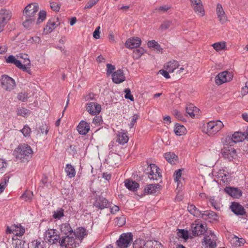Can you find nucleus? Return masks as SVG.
I'll return each instance as SVG.
<instances>
[{"mask_svg": "<svg viewBox=\"0 0 248 248\" xmlns=\"http://www.w3.org/2000/svg\"><path fill=\"white\" fill-rule=\"evenodd\" d=\"M31 248H46V243L45 241L40 240H36L32 241Z\"/></svg>", "mask_w": 248, "mask_h": 248, "instance_id": "e433bc0d", "label": "nucleus"}, {"mask_svg": "<svg viewBox=\"0 0 248 248\" xmlns=\"http://www.w3.org/2000/svg\"><path fill=\"white\" fill-rule=\"evenodd\" d=\"M145 52V50L142 47L137 48L133 52V58L136 60L139 59Z\"/></svg>", "mask_w": 248, "mask_h": 248, "instance_id": "a19ab883", "label": "nucleus"}, {"mask_svg": "<svg viewBox=\"0 0 248 248\" xmlns=\"http://www.w3.org/2000/svg\"><path fill=\"white\" fill-rule=\"evenodd\" d=\"M129 140L126 132L124 130L121 129L117 134V138L116 141L120 144L124 145Z\"/></svg>", "mask_w": 248, "mask_h": 248, "instance_id": "cd10ccee", "label": "nucleus"}, {"mask_svg": "<svg viewBox=\"0 0 248 248\" xmlns=\"http://www.w3.org/2000/svg\"><path fill=\"white\" fill-rule=\"evenodd\" d=\"M64 210L62 208H59L53 212V217L55 219H60L64 216Z\"/></svg>", "mask_w": 248, "mask_h": 248, "instance_id": "49530a36", "label": "nucleus"}, {"mask_svg": "<svg viewBox=\"0 0 248 248\" xmlns=\"http://www.w3.org/2000/svg\"><path fill=\"white\" fill-rule=\"evenodd\" d=\"M29 110L24 108H18L17 109V114L18 115L25 117L29 113Z\"/></svg>", "mask_w": 248, "mask_h": 248, "instance_id": "864d4df0", "label": "nucleus"}, {"mask_svg": "<svg viewBox=\"0 0 248 248\" xmlns=\"http://www.w3.org/2000/svg\"><path fill=\"white\" fill-rule=\"evenodd\" d=\"M86 110L90 114L96 115L100 112L101 107L97 103L90 102L87 104Z\"/></svg>", "mask_w": 248, "mask_h": 248, "instance_id": "4468645a", "label": "nucleus"}, {"mask_svg": "<svg viewBox=\"0 0 248 248\" xmlns=\"http://www.w3.org/2000/svg\"><path fill=\"white\" fill-rule=\"evenodd\" d=\"M98 1L99 0H89L85 5L84 9H86L91 8L93 6L95 5Z\"/></svg>", "mask_w": 248, "mask_h": 248, "instance_id": "13d9d810", "label": "nucleus"}, {"mask_svg": "<svg viewBox=\"0 0 248 248\" xmlns=\"http://www.w3.org/2000/svg\"><path fill=\"white\" fill-rule=\"evenodd\" d=\"M210 203L211 205L217 210H219L220 209L219 204L217 203L214 198H211L210 199Z\"/></svg>", "mask_w": 248, "mask_h": 248, "instance_id": "e2e57ef3", "label": "nucleus"}, {"mask_svg": "<svg viewBox=\"0 0 248 248\" xmlns=\"http://www.w3.org/2000/svg\"><path fill=\"white\" fill-rule=\"evenodd\" d=\"M171 25V21L170 20L164 21L160 26V29L163 30H166L169 29Z\"/></svg>", "mask_w": 248, "mask_h": 248, "instance_id": "5fc2aeb1", "label": "nucleus"}, {"mask_svg": "<svg viewBox=\"0 0 248 248\" xmlns=\"http://www.w3.org/2000/svg\"><path fill=\"white\" fill-rule=\"evenodd\" d=\"M6 232L7 234L13 233L17 236H22L25 233V229L21 225H14L11 228L7 227Z\"/></svg>", "mask_w": 248, "mask_h": 248, "instance_id": "2eb2a0df", "label": "nucleus"}, {"mask_svg": "<svg viewBox=\"0 0 248 248\" xmlns=\"http://www.w3.org/2000/svg\"><path fill=\"white\" fill-rule=\"evenodd\" d=\"M161 186L158 184H150L147 185L144 188V192L148 194H155L157 192L159 191L161 189Z\"/></svg>", "mask_w": 248, "mask_h": 248, "instance_id": "a878e982", "label": "nucleus"}, {"mask_svg": "<svg viewBox=\"0 0 248 248\" xmlns=\"http://www.w3.org/2000/svg\"><path fill=\"white\" fill-rule=\"evenodd\" d=\"M201 218L205 220L209 219L208 221L212 222L217 219L218 215L216 213L212 211H204L202 213Z\"/></svg>", "mask_w": 248, "mask_h": 248, "instance_id": "412c9836", "label": "nucleus"}, {"mask_svg": "<svg viewBox=\"0 0 248 248\" xmlns=\"http://www.w3.org/2000/svg\"><path fill=\"white\" fill-rule=\"evenodd\" d=\"M148 243L141 239H136L133 244V248H150L148 246Z\"/></svg>", "mask_w": 248, "mask_h": 248, "instance_id": "f704fd0d", "label": "nucleus"}, {"mask_svg": "<svg viewBox=\"0 0 248 248\" xmlns=\"http://www.w3.org/2000/svg\"><path fill=\"white\" fill-rule=\"evenodd\" d=\"M44 239L51 245L59 242L62 247L71 246L69 248H75L77 247L74 237L62 236L60 238V234L56 229H48L46 230L44 234Z\"/></svg>", "mask_w": 248, "mask_h": 248, "instance_id": "f257e3e1", "label": "nucleus"}, {"mask_svg": "<svg viewBox=\"0 0 248 248\" xmlns=\"http://www.w3.org/2000/svg\"><path fill=\"white\" fill-rule=\"evenodd\" d=\"M39 9L37 3H33L28 4L23 11V16L25 17H34Z\"/></svg>", "mask_w": 248, "mask_h": 248, "instance_id": "1a4fd4ad", "label": "nucleus"}, {"mask_svg": "<svg viewBox=\"0 0 248 248\" xmlns=\"http://www.w3.org/2000/svg\"><path fill=\"white\" fill-rule=\"evenodd\" d=\"M170 8V6L167 5H165L161 6L158 8H156L155 10L160 11V12H165L167 11Z\"/></svg>", "mask_w": 248, "mask_h": 248, "instance_id": "69168bd1", "label": "nucleus"}, {"mask_svg": "<svg viewBox=\"0 0 248 248\" xmlns=\"http://www.w3.org/2000/svg\"><path fill=\"white\" fill-rule=\"evenodd\" d=\"M86 230L83 227H78L73 232V236L79 240H82L85 236L87 235Z\"/></svg>", "mask_w": 248, "mask_h": 248, "instance_id": "7c9ffc66", "label": "nucleus"}, {"mask_svg": "<svg viewBox=\"0 0 248 248\" xmlns=\"http://www.w3.org/2000/svg\"><path fill=\"white\" fill-rule=\"evenodd\" d=\"M115 70V66L111 64L108 63L107 64V73L110 74L112 73L113 71Z\"/></svg>", "mask_w": 248, "mask_h": 248, "instance_id": "774afa93", "label": "nucleus"}, {"mask_svg": "<svg viewBox=\"0 0 248 248\" xmlns=\"http://www.w3.org/2000/svg\"><path fill=\"white\" fill-rule=\"evenodd\" d=\"M141 43V39L138 37H131L127 40L125 43V46L129 49L139 47Z\"/></svg>", "mask_w": 248, "mask_h": 248, "instance_id": "f3484780", "label": "nucleus"}, {"mask_svg": "<svg viewBox=\"0 0 248 248\" xmlns=\"http://www.w3.org/2000/svg\"><path fill=\"white\" fill-rule=\"evenodd\" d=\"M124 92L125 93L124 97L125 99H129L130 100L133 101L134 100V97L131 94V90L129 88H126L124 90Z\"/></svg>", "mask_w": 248, "mask_h": 248, "instance_id": "4d7b16f0", "label": "nucleus"}, {"mask_svg": "<svg viewBox=\"0 0 248 248\" xmlns=\"http://www.w3.org/2000/svg\"><path fill=\"white\" fill-rule=\"evenodd\" d=\"M25 21L23 22V26L27 29H31L35 22V17H25Z\"/></svg>", "mask_w": 248, "mask_h": 248, "instance_id": "79ce46f5", "label": "nucleus"}, {"mask_svg": "<svg viewBox=\"0 0 248 248\" xmlns=\"http://www.w3.org/2000/svg\"><path fill=\"white\" fill-rule=\"evenodd\" d=\"M5 62L7 63H11L15 64L17 67H19V65L21 63V62L17 60L16 57L11 55L9 56L7 58L5 59Z\"/></svg>", "mask_w": 248, "mask_h": 248, "instance_id": "4c0bfd02", "label": "nucleus"}, {"mask_svg": "<svg viewBox=\"0 0 248 248\" xmlns=\"http://www.w3.org/2000/svg\"><path fill=\"white\" fill-rule=\"evenodd\" d=\"M186 110L192 118H196L200 115V109L192 104L186 105Z\"/></svg>", "mask_w": 248, "mask_h": 248, "instance_id": "aec40b11", "label": "nucleus"}, {"mask_svg": "<svg viewBox=\"0 0 248 248\" xmlns=\"http://www.w3.org/2000/svg\"><path fill=\"white\" fill-rule=\"evenodd\" d=\"M207 228L202 224L196 221L192 223L190 231L194 236L203 234L206 232Z\"/></svg>", "mask_w": 248, "mask_h": 248, "instance_id": "6e6552de", "label": "nucleus"}, {"mask_svg": "<svg viewBox=\"0 0 248 248\" xmlns=\"http://www.w3.org/2000/svg\"><path fill=\"white\" fill-rule=\"evenodd\" d=\"M32 195L33 194L31 192L26 191L25 193L20 196V198L26 202H30L31 200Z\"/></svg>", "mask_w": 248, "mask_h": 248, "instance_id": "a18cd8bd", "label": "nucleus"}, {"mask_svg": "<svg viewBox=\"0 0 248 248\" xmlns=\"http://www.w3.org/2000/svg\"><path fill=\"white\" fill-rule=\"evenodd\" d=\"M164 156L166 160L171 164H175L178 161V157L174 153H166Z\"/></svg>", "mask_w": 248, "mask_h": 248, "instance_id": "473e14b6", "label": "nucleus"}, {"mask_svg": "<svg viewBox=\"0 0 248 248\" xmlns=\"http://www.w3.org/2000/svg\"><path fill=\"white\" fill-rule=\"evenodd\" d=\"M182 172L180 169H179L176 170L174 174V179L175 182H178L179 181V179L181 177Z\"/></svg>", "mask_w": 248, "mask_h": 248, "instance_id": "0e129e2a", "label": "nucleus"}, {"mask_svg": "<svg viewBox=\"0 0 248 248\" xmlns=\"http://www.w3.org/2000/svg\"><path fill=\"white\" fill-rule=\"evenodd\" d=\"M217 176L218 178L220 179L224 184H227L228 183V179L229 176L228 174L225 173L224 170H219L217 172Z\"/></svg>", "mask_w": 248, "mask_h": 248, "instance_id": "ea45409f", "label": "nucleus"}, {"mask_svg": "<svg viewBox=\"0 0 248 248\" xmlns=\"http://www.w3.org/2000/svg\"><path fill=\"white\" fill-rule=\"evenodd\" d=\"M30 64H31L30 60H28L26 63H25L24 64H22L21 63L20 64V65H19V67H18V68L22 70L24 72L28 73L29 75H31L32 73H31V68L29 66H28L29 65H30Z\"/></svg>", "mask_w": 248, "mask_h": 248, "instance_id": "37998d69", "label": "nucleus"}, {"mask_svg": "<svg viewBox=\"0 0 248 248\" xmlns=\"http://www.w3.org/2000/svg\"><path fill=\"white\" fill-rule=\"evenodd\" d=\"M46 13L44 10H41L39 12V14H38L39 16H38L37 21H36L37 24H40L41 22H42L46 19Z\"/></svg>", "mask_w": 248, "mask_h": 248, "instance_id": "09e8293b", "label": "nucleus"}, {"mask_svg": "<svg viewBox=\"0 0 248 248\" xmlns=\"http://www.w3.org/2000/svg\"><path fill=\"white\" fill-rule=\"evenodd\" d=\"M179 66L178 62L175 60H171L168 62L166 65L165 68L170 73H172L174 72L175 69H177Z\"/></svg>", "mask_w": 248, "mask_h": 248, "instance_id": "72a5a7b5", "label": "nucleus"}, {"mask_svg": "<svg viewBox=\"0 0 248 248\" xmlns=\"http://www.w3.org/2000/svg\"><path fill=\"white\" fill-rule=\"evenodd\" d=\"M90 129L89 124L84 121H81L77 127V130L80 135H86Z\"/></svg>", "mask_w": 248, "mask_h": 248, "instance_id": "393cba45", "label": "nucleus"}, {"mask_svg": "<svg viewBox=\"0 0 248 248\" xmlns=\"http://www.w3.org/2000/svg\"><path fill=\"white\" fill-rule=\"evenodd\" d=\"M60 23L58 17H54L49 19L46 27L44 28V31L47 33L51 32Z\"/></svg>", "mask_w": 248, "mask_h": 248, "instance_id": "f8f14e48", "label": "nucleus"}, {"mask_svg": "<svg viewBox=\"0 0 248 248\" xmlns=\"http://www.w3.org/2000/svg\"><path fill=\"white\" fill-rule=\"evenodd\" d=\"M190 1L195 12L201 16H203L205 12L202 1L201 0H190Z\"/></svg>", "mask_w": 248, "mask_h": 248, "instance_id": "dca6fc26", "label": "nucleus"}, {"mask_svg": "<svg viewBox=\"0 0 248 248\" xmlns=\"http://www.w3.org/2000/svg\"><path fill=\"white\" fill-rule=\"evenodd\" d=\"M7 167V163L6 161L0 158V173L4 172L6 168Z\"/></svg>", "mask_w": 248, "mask_h": 248, "instance_id": "6e6d98bb", "label": "nucleus"}, {"mask_svg": "<svg viewBox=\"0 0 248 248\" xmlns=\"http://www.w3.org/2000/svg\"><path fill=\"white\" fill-rule=\"evenodd\" d=\"M174 115L176 117V118L178 119L181 120V121H184L185 118L183 115L179 111L175 110L173 112Z\"/></svg>", "mask_w": 248, "mask_h": 248, "instance_id": "338daca9", "label": "nucleus"}, {"mask_svg": "<svg viewBox=\"0 0 248 248\" xmlns=\"http://www.w3.org/2000/svg\"><path fill=\"white\" fill-rule=\"evenodd\" d=\"M133 240V234L131 232L123 233L116 242V244L119 248H127Z\"/></svg>", "mask_w": 248, "mask_h": 248, "instance_id": "20e7f679", "label": "nucleus"}, {"mask_svg": "<svg viewBox=\"0 0 248 248\" xmlns=\"http://www.w3.org/2000/svg\"><path fill=\"white\" fill-rule=\"evenodd\" d=\"M224 126L223 123L220 120L212 121L206 124L207 133L209 135H215Z\"/></svg>", "mask_w": 248, "mask_h": 248, "instance_id": "39448f33", "label": "nucleus"}, {"mask_svg": "<svg viewBox=\"0 0 248 248\" xmlns=\"http://www.w3.org/2000/svg\"><path fill=\"white\" fill-rule=\"evenodd\" d=\"M112 80L113 82L119 84L125 80V78L122 69H118L112 74Z\"/></svg>", "mask_w": 248, "mask_h": 248, "instance_id": "a211bd4d", "label": "nucleus"}, {"mask_svg": "<svg viewBox=\"0 0 248 248\" xmlns=\"http://www.w3.org/2000/svg\"><path fill=\"white\" fill-rule=\"evenodd\" d=\"M32 154V149L30 146L26 143L19 144L13 152V155L16 159L23 162H28Z\"/></svg>", "mask_w": 248, "mask_h": 248, "instance_id": "f03ea898", "label": "nucleus"}, {"mask_svg": "<svg viewBox=\"0 0 248 248\" xmlns=\"http://www.w3.org/2000/svg\"><path fill=\"white\" fill-rule=\"evenodd\" d=\"M178 235L180 237L183 238L185 240H187L188 238V233L187 231L184 229H178Z\"/></svg>", "mask_w": 248, "mask_h": 248, "instance_id": "3c124183", "label": "nucleus"}, {"mask_svg": "<svg viewBox=\"0 0 248 248\" xmlns=\"http://www.w3.org/2000/svg\"><path fill=\"white\" fill-rule=\"evenodd\" d=\"M216 12L220 22L224 23L227 21V16L221 4H217Z\"/></svg>", "mask_w": 248, "mask_h": 248, "instance_id": "5701e85b", "label": "nucleus"}, {"mask_svg": "<svg viewBox=\"0 0 248 248\" xmlns=\"http://www.w3.org/2000/svg\"><path fill=\"white\" fill-rule=\"evenodd\" d=\"M186 129L182 125L177 124L175 125L174 131L177 136H182L185 134Z\"/></svg>", "mask_w": 248, "mask_h": 248, "instance_id": "58836bf2", "label": "nucleus"}, {"mask_svg": "<svg viewBox=\"0 0 248 248\" xmlns=\"http://www.w3.org/2000/svg\"><path fill=\"white\" fill-rule=\"evenodd\" d=\"M225 191L234 198H239L242 195V191L235 187H226L225 188Z\"/></svg>", "mask_w": 248, "mask_h": 248, "instance_id": "4be33fe9", "label": "nucleus"}, {"mask_svg": "<svg viewBox=\"0 0 248 248\" xmlns=\"http://www.w3.org/2000/svg\"><path fill=\"white\" fill-rule=\"evenodd\" d=\"M188 212L196 217H201L202 211L199 210L194 204H188L187 206Z\"/></svg>", "mask_w": 248, "mask_h": 248, "instance_id": "2f4dec72", "label": "nucleus"}, {"mask_svg": "<svg viewBox=\"0 0 248 248\" xmlns=\"http://www.w3.org/2000/svg\"><path fill=\"white\" fill-rule=\"evenodd\" d=\"M20 131L25 137L29 138L31 137V128L28 125H24L23 128L20 130Z\"/></svg>", "mask_w": 248, "mask_h": 248, "instance_id": "c03bdc74", "label": "nucleus"}, {"mask_svg": "<svg viewBox=\"0 0 248 248\" xmlns=\"http://www.w3.org/2000/svg\"><path fill=\"white\" fill-rule=\"evenodd\" d=\"M115 223L119 227H121L125 223V218L123 217H117L115 218Z\"/></svg>", "mask_w": 248, "mask_h": 248, "instance_id": "bf43d9fd", "label": "nucleus"}, {"mask_svg": "<svg viewBox=\"0 0 248 248\" xmlns=\"http://www.w3.org/2000/svg\"><path fill=\"white\" fill-rule=\"evenodd\" d=\"M15 245L16 248H26V247H29L28 244L20 239L15 240Z\"/></svg>", "mask_w": 248, "mask_h": 248, "instance_id": "8fccbe9b", "label": "nucleus"}, {"mask_svg": "<svg viewBox=\"0 0 248 248\" xmlns=\"http://www.w3.org/2000/svg\"><path fill=\"white\" fill-rule=\"evenodd\" d=\"M231 208L232 212L237 215H244L246 213L244 208L238 203L232 202Z\"/></svg>", "mask_w": 248, "mask_h": 248, "instance_id": "b1692460", "label": "nucleus"}, {"mask_svg": "<svg viewBox=\"0 0 248 248\" xmlns=\"http://www.w3.org/2000/svg\"><path fill=\"white\" fill-rule=\"evenodd\" d=\"M215 235L211 233L210 235H205L202 241V245L205 248H216L217 244L214 239Z\"/></svg>", "mask_w": 248, "mask_h": 248, "instance_id": "9b49d317", "label": "nucleus"}, {"mask_svg": "<svg viewBox=\"0 0 248 248\" xmlns=\"http://www.w3.org/2000/svg\"><path fill=\"white\" fill-rule=\"evenodd\" d=\"M124 186L128 189L132 191H137L139 187V184L137 182L130 179L124 181Z\"/></svg>", "mask_w": 248, "mask_h": 248, "instance_id": "c85d7f7f", "label": "nucleus"}, {"mask_svg": "<svg viewBox=\"0 0 248 248\" xmlns=\"http://www.w3.org/2000/svg\"><path fill=\"white\" fill-rule=\"evenodd\" d=\"M139 116L137 114H134L132 116L130 123L129 124L130 128H132L133 127L134 124L137 123V120L139 118Z\"/></svg>", "mask_w": 248, "mask_h": 248, "instance_id": "680f3d73", "label": "nucleus"}, {"mask_svg": "<svg viewBox=\"0 0 248 248\" xmlns=\"http://www.w3.org/2000/svg\"><path fill=\"white\" fill-rule=\"evenodd\" d=\"M39 129L40 130V131L41 132V133H42V134L43 133H45L46 135L47 134V132L49 129V128L48 127V126L47 125H46V124H42V125H41L39 128Z\"/></svg>", "mask_w": 248, "mask_h": 248, "instance_id": "052dcab7", "label": "nucleus"}, {"mask_svg": "<svg viewBox=\"0 0 248 248\" xmlns=\"http://www.w3.org/2000/svg\"><path fill=\"white\" fill-rule=\"evenodd\" d=\"M146 170L149 171L146 173L148 174V177L150 180H158L162 177L160 169L155 164H150Z\"/></svg>", "mask_w": 248, "mask_h": 248, "instance_id": "423d86ee", "label": "nucleus"}, {"mask_svg": "<svg viewBox=\"0 0 248 248\" xmlns=\"http://www.w3.org/2000/svg\"><path fill=\"white\" fill-rule=\"evenodd\" d=\"M65 171L67 176L69 178L74 177L76 175V170L74 167L70 164H67L65 168Z\"/></svg>", "mask_w": 248, "mask_h": 248, "instance_id": "c9c22d12", "label": "nucleus"}, {"mask_svg": "<svg viewBox=\"0 0 248 248\" xmlns=\"http://www.w3.org/2000/svg\"><path fill=\"white\" fill-rule=\"evenodd\" d=\"M93 205L101 210L108 208L109 206V202L106 198L103 197H99L96 198Z\"/></svg>", "mask_w": 248, "mask_h": 248, "instance_id": "6ab92c4d", "label": "nucleus"}, {"mask_svg": "<svg viewBox=\"0 0 248 248\" xmlns=\"http://www.w3.org/2000/svg\"><path fill=\"white\" fill-rule=\"evenodd\" d=\"M245 139H246V136L245 133L236 132L232 135H229L226 136L225 144L232 146L234 143L243 141Z\"/></svg>", "mask_w": 248, "mask_h": 248, "instance_id": "7ed1b4c3", "label": "nucleus"}, {"mask_svg": "<svg viewBox=\"0 0 248 248\" xmlns=\"http://www.w3.org/2000/svg\"><path fill=\"white\" fill-rule=\"evenodd\" d=\"M212 46L216 50L219 51L223 49L225 47L226 45L224 42H218L213 44Z\"/></svg>", "mask_w": 248, "mask_h": 248, "instance_id": "de8ad7c7", "label": "nucleus"}, {"mask_svg": "<svg viewBox=\"0 0 248 248\" xmlns=\"http://www.w3.org/2000/svg\"><path fill=\"white\" fill-rule=\"evenodd\" d=\"M12 17V13L10 10L2 9L0 10V20L7 24Z\"/></svg>", "mask_w": 248, "mask_h": 248, "instance_id": "bb28decb", "label": "nucleus"}, {"mask_svg": "<svg viewBox=\"0 0 248 248\" xmlns=\"http://www.w3.org/2000/svg\"><path fill=\"white\" fill-rule=\"evenodd\" d=\"M61 230L64 236H73V231L69 223H63L61 225Z\"/></svg>", "mask_w": 248, "mask_h": 248, "instance_id": "c756f323", "label": "nucleus"}, {"mask_svg": "<svg viewBox=\"0 0 248 248\" xmlns=\"http://www.w3.org/2000/svg\"><path fill=\"white\" fill-rule=\"evenodd\" d=\"M222 156L229 161L232 160L236 156V150L230 147H224L221 151Z\"/></svg>", "mask_w": 248, "mask_h": 248, "instance_id": "ddd939ff", "label": "nucleus"}, {"mask_svg": "<svg viewBox=\"0 0 248 248\" xmlns=\"http://www.w3.org/2000/svg\"><path fill=\"white\" fill-rule=\"evenodd\" d=\"M0 80L2 88L6 91L11 92L16 87L15 80L6 75H2Z\"/></svg>", "mask_w": 248, "mask_h": 248, "instance_id": "0eeeda50", "label": "nucleus"}, {"mask_svg": "<svg viewBox=\"0 0 248 248\" xmlns=\"http://www.w3.org/2000/svg\"><path fill=\"white\" fill-rule=\"evenodd\" d=\"M17 97L19 100L22 102H26L29 98L28 93L26 92L20 93H18Z\"/></svg>", "mask_w": 248, "mask_h": 248, "instance_id": "603ef678", "label": "nucleus"}, {"mask_svg": "<svg viewBox=\"0 0 248 248\" xmlns=\"http://www.w3.org/2000/svg\"><path fill=\"white\" fill-rule=\"evenodd\" d=\"M232 73L226 71L219 73L215 78L216 83L221 85L224 82H229L232 79Z\"/></svg>", "mask_w": 248, "mask_h": 248, "instance_id": "9d476101", "label": "nucleus"}]
</instances>
